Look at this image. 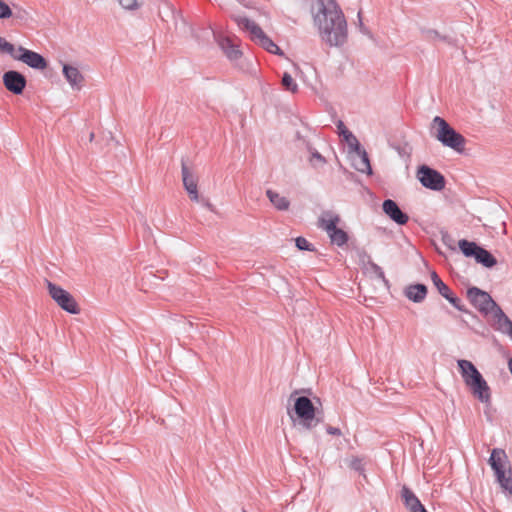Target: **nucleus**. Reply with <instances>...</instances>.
<instances>
[{"label": "nucleus", "mask_w": 512, "mask_h": 512, "mask_svg": "<svg viewBox=\"0 0 512 512\" xmlns=\"http://www.w3.org/2000/svg\"><path fill=\"white\" fill-rule=\"evenodd\" d=\"M321 38L330 46L339 47L347 41V22L335 0H315L312 11Z\"/></svg>", "instance_id": "nucleus-1"}, {"label": "nucleus", "mask_w": 512, "mask_h": 512, "mask_svg": "<svg viewBox=\"0 0 512 512\" xmlns=\"http://www.w3.org/2000/svg\"><path fill=\"white\" fill-rule=\"evenodd\" d=\"M298 394V390L290 394L287 414L294 427L310 431L323 422V415L309 397Z\"/></svg>", "instance_id": "nucleus-2"}, {"label": "nucleus", "mask_w": 512, "mask_h": 512, "mask_svg": "<svg viewBox=\"0 0 512 512\" xmlns=\"http://www.w3.org/2000/svg\"><path fill=\"white\" fill-rule=\"evenodd\" d=\"M457 365L461 377L473 397L483 404L490 405V387L477 367L471 361L466 359L458 360Z\"/></svg>", "instance_id": "nucleus-3"}, {"label": "nucleus", "mask_w": 512, "mask_h": 512, "mask_svg": "<svg viewBox=\"0 0 512 512\" xmlns=\"http://www.w3.org/2000/svg\"><path fill=\"white\" fill-rule=\"evenodd\" d=\"M431 135L443 146L462 153L465 149V137L456 131L444 118L435 116L431 122Z\"/></svg>", "instance_id": "nucleus-4"}, {"label": "nucleus", "mask_w": 512, "mask_h": 512, "mask_svg": "<svg viewBox=\"0 0 512 512\" xmlns=\"http://www.w3.org/2000/svg\"><path fill=\"white\" fill-rule=\"evenodd\" d=\"M458 247L461 253L467 258H474L476 263L485 268H493L497 264L495 256L474 241L461 239L458 241Z\"/></svg>", "instance_id": "nucleus-5"}, {"label": "nucleus", "mask_w": 512, "mask_h": 512, "mask_svg": "<svg viewBox=\"0 0 512 512\" xmlns=\"http://www.w3.org/2000/svg\"><path fill=\"white\" fill-rule=\"evenodd\" d=\"M45 283L50 297L61 309L70 314L80 313V308L75 298L68 291L47 279H45Z\"/></svg>", "instance_id": "nucleus-6"}, {"label": "nucleus", "mask_w": 512, "mask_h": 512, "mask_svg": "<svg viewBox=\"0 0 512 512\" xmlns=\"http://www.w3.org/2000/svg\"><path fill=\"white\" fill-rule=\"evenodd\" d=\"M466 296L470 303L484 316L492 314L498 304L490 294L476 286L469 287Z\"/></svg>", "instance_id": "nucleus-7"}, {"label": "nucleus", "mask_w": 512, "mask_h": 512, "mask_svg": "<svg viewBox=\"0 0 512 512\" xmlns=\"http://www.w3.org/2000/svg\"><path fill=\"white\" fill-rule=\"evenodd\" d=\"M416 177L423 187L432 191H441L446 185L445 177L438 170L426 164L418 166Z\"/></svg>", "instance_id": "nucleus-8"}, {"label": "nucleus", "mask_w": 512, "mask_h": 512, "mask_svg": "<svg viewBox=\"0 0 512 512\" xmlns=\"http://www.w3.org/2000/svg\"><path fill=\"white\" fill-rule=\"evenodd\" d=\"M234 20L237 22V24L244 30H247L250 32L251 37L253 40H258V43L263 47L266 51L271 52L274 47H276V44L274 41L268 37L262 28L256 24L254 21L250 20L247 17H235Z\"/></svg>", "instance_id": "nucleus-9"}, {"label": "nucleus", "mask_w": 512, "mask_h": 512, "mask_svg": "<svg viewBox=\"0 0 512 512\" xmlns=\"http://www.w3.org/2000/svg\"><path fill=\"white\" fill-rule=\"evenodd\" d=\"M431 280L438 293L444 297L451 305H453L457 310L467 313L473 318L477 319V315L466 309V307L462 304L461 299L451 291V289L443 282V280L435 271L431 272Z\"/></svg>", "instance_id": "nucleus-10"}, {"label": "nucleus", "mask_w": 512, "mask_h": 512, "mask_svg": "<svg viewBox=\"0 0 512 512\" xmlns=\"http://www.w3.org/2000/svg\"><path fill=\"white\" fill-rule=\"evenodd\" d=\"M14 60L21 61L35 70L42 71L48 67V61L44 56L23 46H19L17 48V53L14 56Z\"/></svg>", "instance_id": "nucleus-11"}, {"label": "nucleus", "mask_w": 512, "mask_h": 512, "mask_svg": "<svg viewBox=\"0 0 512 512\" xmlns=\"http://www.w3.org/2000/svg\"><path fill=\"white\" fill-rule=\"evenodd\" d=\"M4 87L14 95H21L27 85L26 77L19 71L8 70L2 76Z\"/></svg>", "instance_id": "nucleus-12"}, {"label": "nucleus", "mask_w": 512, "mask_h": 512, "mask_svg": "<svg viewBox=\"0 0 512 512\" xmlns=\"http://www.w3.org/2000/svg\"><path fill=\"white\" fill-rule=\"evenodd\" d=\"M509 463L505 450L501 448H494L491 451V455L488 459V464L493 470L495 477L503 478V474L506 473L505 466Z\"/></svg>", "instance_id": "nucleus-13"}, {"label": "nucleus", "mask_w": 512, "mask_h": 512, "mask_svg": "<svg viewBox=\"0 0 512 512\" xmlns=\"http://www.w3.org/2000/svg\"><path fill=\"white\" fill-rule=\"evenodd\" d=\"M383 212L396 224L405 225L409 221L407 213L402 211L398 203L392 199H385L382 203Z\"/></svg>", "instance_id": "nucleus-14"}, {"label": "nucleus", "mask_w": 512, "mask_h": 512, "mask_svg": "<svg viewBox=\"0 0 512 512\" xmlns=\"http://www.w3.org/2000/svg\"><path fill=\"white\" fill-rule=\"evenodd\" d=\"M182 182L185 190L187 191L190 200L199 201L197 179L188 168L186 162L182 159L181 162Z\"/></svg>", "instance_id": "nucleus-15"}, {"label": "nucleus", "mask_w": 512, "mask_h": 512, "mask_svg": "<svg viewBox=\"0 0 512 512\" xmlns=\"http://www.w3.org/2000/svg\"><path fill=\"white\" fill-rule=\"evenodd\" d=\"M400 497L403 501L405 508L409 512H426L427 509L421 503L415 493L406 485H404L400 491Z\"/></svg>", "instance_id": "nucleus-16"}, {"label": "nucleus", "mask_w": 512, "mask_h": 512, "mask_svg": "<svg viewBox=\"0 0 512 512\" xmlns=\"http://www.w3.org/2000/svg\"><path fill=\"white\" fill-rule=\"evenodd\" d=\"M491 326L503 334L508 335L512 332V320L503 312L499 305L492 313Z\"/></svg>", "instance_id": "nucleus-17"}, {"label": "nucleus", "mask_w": 512, "mask_h": 512, "mask_svg": "<svg viewBox=\"0 0 512 512\" xmlns=\"http://www.w3.org/2000/svg\"><path fill=\"white\" fill-rule=\"evenodd\" d=\"M62 72L65 79L68 81V83L71 85L73 89H81L84 82V77L77 67H74L70 64H64Z\"/></svg>", "instance_id": "nucleus-18"}, {"label": "nucleus", "mask_w": 512, "mask_h": 512, "mask_svg": "<svg viewBox=\"0 0 512 512\" xmlns=\"http://www.w3.org/2000/svg\"><path fill=\"white\" fill-rule=\"evenodd\" d=\"M427 293V286L422 283L410 284L404 290V295L414 303H421L426 298Z\"/></svg>", "instance_id": "nucleus-19"}, {"label": "nucleus", "mask_w": 512, "mask_h": 512, "mask_svg": "<svg viewBox=\"0 0 512 512\" xmlns=\"http://www.w3.org/2000/svg\"><path fill=\"white\" fill-rule=\"evenodd\" d=\"M220 47L227 56V58L232 62H237L243 56L242 51L239 46L230 38L225 37L220 41Z\"/></svg>", "instance_id": "nucleus-20"}, {"label": "nucleus", "mask_w": 512, "mask_h": 512, "mask_svg": "<svg viewBox=\"0 0 512 512\" xmlns=\"http://www.w3.org/2000/svg\"><path fill=\"white\" fill-rule=\"evenodd\" d=\"M266 195L277 210L286 211L289 209L290 201L286 197L281 196L279 193L271 189L266 191Z\"/></svg>", "instance_id": "nucleus-21"}, {"label": "nucleus", "mask_w": 512, "mask_h": 512, "mask_svg": "<svg viewBox=\"0 0 512 512\" xmlns=\"http://www.w3.org/2000/svg\"><path fill=\"white\" fill-rule=\"evenodd\" d=\"M325 216H328L329 218L326 219L324 216H322L319 219L320 226L328 233V235L332 232H334L336 229H338L337 225L340 222L339 215L332 214L331 212H325Z\"/></svg>", "instance_id": "nucleus-22"}, {"label": "nucleus", "mask_w": 512, "mask_h": 512, "mask_svg": "<svg viewBox=\"0 0 512 512\" xmlns=\"http://www.w3.org/2000/svg\"><path fill=\"white\" fill-rule=\"evenodd\" d=\"M357 153L360 156V161L357 165H355V168L362 173L366 172L369 175L372 174V168L370 165V160L367 152L364 149L360 148V152Z\"/></svg>", "instance_id": "nucleus-23"}, {"label": "nucleus", "mask_w": 512, "mask_h": 512, "mask_svg": "<svg viewBox=\"0 0 512 512\" xmlns=\"http://www.w3.org/2000/svg\"><path fill=\"white\" fill-rule=\"evenodd\" d=\"M329 237L331 242L339 247L345 245L349 240L348 233L341 228H338L334 232L330 233Z\"/></svg>", "instance_id": "nucleus-24"}, {"label": "nucleus", "mask_w": 512, "mask_h": 512, "mask_svg": "<svg viewBox=\"0 0 512 512\" xmlns=\"http://www.w3.org/2000/svg\"><path fill=\"white\" fill-rule=\"evenodd\" d=\"M11 18H13L14 20H17L19 22H27L31 19V15L26 9H24L16 4H13Z\"/></svg>", "instance_id": "nucleus-25"}, {"label": "nucleus", "mask_w": 512, "mask_h": 512, "mask_svg": "<svg viewBox=\"0 0 512 512\" xmlns=\"http://www.w3.org/2000/svg\"><path fill=\"white\" fill-rule=\"evenodd\" d=\"M509 475L506 476V473L503 474V478L497 477L496 481L500 485V487L507 491L510 495H512V468L508 469Z\"/></svg>", "instance_id": "nucleus-26"}, {"label": "nucleus", "mask_w": 512, "mask_h": 512, "mask_svg": "<svg viewBox=\"0 0 512 512\" xmlns=\"http://www.w3.org/2000/svg\"><path fill=\"white\" fill-rule=\"evenodd\" d=\"M281 84L286 91L295 93L298 90V85L288 72L283 74Z\"/></svg>", "instance_id": "nucleus-27"}, {"label": "nucleus", "mask_w": 512, "mask_h": 512, "mask_svg": "<svg viewBox=\"0 0 512 512\" xmlns=\"http://www.w3.org/2000/svg\"><path fill=\"white\" fill-rule=\"evenodd\" d=\"M0 53L8 54L14 59V56L17 53V48L14 46V44L8 42L5 38L0 37Z\"/></svg>", "instance_id": "nucleus-28"}, {"label": "nucleus", "mask_w": 512, "mask_h": 512, "mask_svg": "<svg viewBox=\"0 0 512 512\" xmlns=\"http://www.w3.org/2000/svg\"><path fill=\"white\" fill-rule=\"evenodd\" d=\"M307 150L309 151L311 157L310 162L313 166H316V162L320 165L326 163V159L322 156L315 148H313L309 143L307 144Z\"/></svg>", "instance_id": "nucleus-29"}, {"label": "nucleus", "mask_w": 512, "mask_h": 512, "mask_svg": "<svg viewBox=\"0 0 512 512\" xmlns=\"http://www.w3.org/2000/svg\"><path fill=\"white\" fill-rule=\"evenodd\" d=\"M343 137L352 150L355 152H360L361 144L351 131L346 130V133H344Z\"/></svg>", "instance_id": "nucleus-30"}, {"label": "nucleus", "mask_w": 512, "mask_h": 512, "mask_svg": "<svg viewBox=\"0 0 512 512\" xmlns=\"http://www.w3.org/2000/svg\"><path fill=\"white\" fill-rule=\"evenodd\" d=\"M295 245L301 251H315L314 245L302 236L295 238Z\"/></svg>", "instance_id": "nucleus-31"}, {"label": "nucleus", "mask_w": 512, "mask_h": 512, "mask_svg": "<svg viewBox=\"0 0 512 512\" xmlns=\"http://www.w3.org/2000/svg\"><path fill=\"white\" fill-rule=\"evenodd\" d=\"M119 5L127 11H135L141 7L138 0H117Z\"/></svg>", "instance_id": "nucleus-32"}, {"label": "nucleus", "mask_w": 512, "mask_h": 512, "mask_svg": "<svg viewBox=\"0 0 512 512\" xmlns=\"http://www.w3.org/2000/svg\"><path fill=\"white\" fill-rule=\"evenodd\" d=\"M12 17V7L5 1L0 0V19H9Z\"/></svg>", "instance_id": "nucleus-33"}, {"label": "nucleus", "mask_w": 512, "mask_h": 512, "mask_svg": "<svg viewBox=\"0 0 512 512\" xmlns=\"http://www.w3.org/2000/svg\"><path fill=\"white\" fill-rule=\"evenodd\" d=\"M441 240L450 250L456 251L455 240L448 232L441 233Z\"/></svg>", "instance_id": "nucleus-34"}, {"label": "nucleus", "mask_w": 512, "mask_h": 512, "mask_svg": "<svg viewBox=\"0 0 512 512\" xmlns=\"http://www.w3.org/2000/svg\"><path fill=\"white\" fill-rule=\"evenodd\" d=\"M369 266L373 270V272L377 275L378 278L382 279L386 284H388V280L385 278V274L382 268L374 263L372 259H369Z\"/></svg>", "instance_id": "nucleus-35"}, {"label": "nucleus", "mask_w": 512, "mask_h": 512, "mask_svg": "<svg viewBox=\"0 0 512 512\" xmlns=\"http://www.w3.org/2000/svg\"><path fill=\"white\" fill-rule=\"evenodd\" d=\"M349 467L355 471L363 472L364 471V465L362 462V459L358 457H353L349 463Z\"/></svg>", "instance_id": "nucleus-36"}, {"label": "nucleus", "mask_w": 512, "mask_h": 512, "mask_svg": "<svg viewBox=\"0 0 512 512\" xmlns=\"http://www.w3.org/2000/svg\"><path fill=\"white\" fill-rule=\"evenodd\" d=\"M396 149L401 157L409 158L411 156L412 148L408 144L398 146Z\"/></svg>", "instance_id": "nucleus-37"}, {"label": "nucleus", "mask_w": 512, "mask_h": 512, "mask_svg": "<svg viewBox=\"0 0 512 512\" xmlns=\"http://www.w3.org/2000/svg\"><path fill=\"white\" fill-rule=\"evenodd\" d=\"M426 38L428 39H440V40H446L445 36H441L438 31L434 29H428L425 30Z\"/></svg>", "instance_id": "nucleus-38"}, {"label": "nucleus", "mask_w": 512, "mask_h": 512, "mask_svg": "<svg viewBox=\"0 0 512 512\" xmlns=\"http://www.w3.org/2000/svg\"><path fill=\"white\" fill-rule=\"evenodd\" d=\"M326 432L330 435H334V436H340L341 435V430L337 427H332L330 425H327L326 426Z\"/></svg>", "instance_id": "nucleus-39"}, {"label": "nucleus", "mask_w": 512, "mask_h": 512, "mask_svg": "<svg viewBox=\"0 0 512 512\" xmlns=\"http://www.w3.org/2000/svg\"><path fill=\"white\" fill-rule=\"evenodd\" d=\"M359 257H360V260L363 262V263H367L369 265V259H371L370 255L362 250L360 253H359Z\"/></svg>", "instance_id": "nucleus-40"}, {"label": "nucleus", "mask_w": 512, "mask_h": 512, "mask_svg": "<svg viewBox=\"0 0 512 512\" xmlns=\"http://www.w3.org/2000/svg\"><path fill=\"white\" fill-rule=\"evenodd\" d=\"M198 202H201V203H202V205H203V206H205L206 208H208L210 211H214V206H213V204H211V203L209 202V200H208V199H204V198H202L201 200L199 199V201H198Z\"/></svg>", "instance_id": "nucleus-41"}, {"label": "nucleus", "mask_w": 512, "mask_h": 512, "mask_svg": "<svg viewBox=\"0 0 512 512\" xmlns=\"http://www.w3.org/2000/svg\"><path fill=\"white\" fill-rule=\"evenodd\" d=\"M337 128L340 130L342 135H344V133H346V130H348L343 121L341 120L338 121Z\"/></svg>", "instance_id": "nucleus-42"}, {"label": "nucleus", "mask_w": 512, "mask_h": 512, "mask_svg": "<svg viewBox=\"0 0 512 512\" xmlns=\"http://www.w3.org/2000/svg\"><path fill=\"white\" fill-rule=\"evenodd\" d=\"M358 20H359V26H360L361 31L363 33H366V28L362 22L361 11L358 12Z\"/></svg>", "instance_id": "nucleus-43"}, {"label": "nucleus", "mask_w": 512, "mask_h": 512, "mask_svg": "<svg viewBox=\"0 0 512 512\" xmlns=\"http://www.w3.org/2000/svg\"><path fill=\"white\" fill-rule=\"evenodd\" d=\"M270 53L276 54V55H279V56H283L284 55V52L277 45H276V47H274V49H272V51Z\"/></svg>", "instance_id": "nucleus-44"}, {"label": "nucleus", "mask_w": 512, "mask_h": 512, "mask_svg": "<svg viewBox=\"0 0 512 512\" xmlns=\"http://www.w3.org/2000/svg\"><path fill=\"white\" fill-rule=\"evenodd\" d=\"M94 139V133L91 132L90 135H89V140L92 141Z\"/></svg>", "instance_id": "nucleus-45"}, {"label": "nucleus", "mask_w": 512, "mask_h": 512, "mask_svg": "<svg viewBox=\"0 0 512 512\" xmlns=\"http://www.w3.org/2000/svg\"><path fill=\"white\" fill-rule=\"evenodd\" d=\"M510 336V338L512 339V332L508 334Z\"/></svg>", "instance_id": "nucleus-46"}, {"label": "nucleus", "mask_w": 512, "mask_h": 512, "mask_svg": "<svg viewBox=\"0 0 512 512\" xmlns=\"http://www.w3.org/2000/svg\"><path fill=\"white\" fill-rule=\"evenodd\" d=\"M426 512H428V511H426Z\"/></svg>", "instance_id": "nucleus-47"}, {"label": "nucleus", "mask_w": 512, "mask_h": 512, "mask_svg": "<svg viewBox=\"0 0 512 512\" xmlns=\"http://www.w3.org/2000/svg\"><path fill=\"white\" fill-rule=\"evenodd\" d=\"M244 512H246V511H244Z\"/></svg>", "instance_id": "nucleus-48"}]
</instances>
